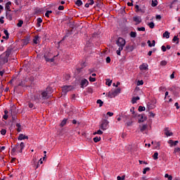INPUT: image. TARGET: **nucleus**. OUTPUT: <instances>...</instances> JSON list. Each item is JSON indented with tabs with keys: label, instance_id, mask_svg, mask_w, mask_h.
I'll list each match as a JSON object with an SVG mask.
<instances>
[{
	"label": "nucleus",
	"instance_id": "nucleus-3",
	"mask_svg": "<svg viewBox=\"0 0 180 180\" xmlns=\"http://www.w3.org/2000/svg\"><path fill=\"white\" fill-rule=\"evenodd\" d=\"M50 56H51L50 53H45L44 55L45 61H46V63H54V57L50 58Z\"/></svg>",
	"mask_w": 180,
	"mask_h": 180
},
{
	"label": "nucleus",
	"instance_id": "nucleus-47",
	"mask_svg": "<svg viewBox=\"0 0 180 180\" xmlns=\"http://www.w3.org/2000/svg\"><path fill=\"white\" fill-rule=\"evenodd\" d=\"M137 30H138L139 32H146V27H138V28H137Z\"/></svg>",
	"mask_w": 180,
	"mask_h": 180
},
{
	"label": "nucleus",
	"instance_id": "nucleus-24",
	"mask_svg": "<svg viewBox=\"0 0 180 180\" xmlns=\"http://www.w3.org/2000/svg\"><path fill=\"white\" fill-rule=\"evenodd\" d=\"M122 119L124 120V122H127V120H130V115H122Z\"/></svg>",
	"mask_w": 180,
	"mask_h": 180
},
{
	"label": "nucleus",
	"instance_id": "nucleus-39",
	"mask_svg": "<svg viewBox=\"0 0 180 180\" xmlns=\"http://www.w3.org/2000/svg\"><path fill=\"white\" fill-rule=\"evenodd\" d=\"M153 160H158V153L155 152L153 155Z\"/></svg>",
	"mask_w": 180,
	"mask_h": 180
},
{
	"label": "nucleus",
	"instance_id": "nucleus-51",
	"mask_svg": "<svg viewBox=\"0 0 180 180\" xmlns=\"http://www.w3.org/2000/svg\"><path fill=\"white\" fill-rule=\"evenodd\" d=\"M121 91H122V89H120V88H117V89H115L114 93H115V94L117 95V94H120Z\"/></svg>",
	"mask_w": 180,
	"mask_h": 180
},
{
	"label": "nucleus",
	"instance_id": "nucleus-44",
	"mask_svg": "<svg viewBox=\"0 0 180 180\" xmlns=\"http://www.w3.org/2000/svg\"><path fill=\"white\" fill-rule=\"evenodd\" d=\"M4 34H6V40H8V39H9V32H8V30H5L4 31Z\"/></svg>",
	"mask_w": 180,
	"mask_h": 180
},
{
	"label": "nucleus",
	"instance_id": "nucleus-15",
	"mask_svg": "<svg viewBox=\"0 0 180 180\" xmlns=\"http://www.w3.org/2000/svg\"><path fill=\"white\" fill-rule=\"evenodd\" d=\"M135 9H136L135 11V12H136V13L137 12H141V13H146V11L143 10V9L140 8V6H139V5L135 6Z\"/></svg>",
	"mask_w": 180,
	"mask_h": 180
},
{
	"label": "nucleus",
	"instance_id": "nucleus-22",
	"mask_svg": "<svg viewBox=\"0 0 180 180\" xmlns=\"http://www.w3.org/2000/svg\"><path fill=\"white\" fill-rule=\"evenodd\" d=\"M137 101H140L139 96L133 97L131 99V103H133L134 105V103H136Z\"/></svg>",
	"mask_w": 180,
	"mask_h": 180
},
{
	"label": "nucleus",
	"instance_id": "nucleus-64",
	"mask_svg": "<svg viewBox=\"0 0 180 180\" xmlns=\"http://www.w3.org/2000/svg\"><path fill=\"white\" fill-rule=\"evenodd\" d=\"M28 106H29V108H30V109H32V108H33V106H34V105L33 103H28Z\"/></svg>",
	"mask_w": 180,
	"mask_h": 180
},
{
	"label": "nucleus",
	"instance_id": "nucleus-8",
	"mask_svg": "<svg viewBox=\"0 0 180 180\" xmlns=\"http://www.w3.org/2000/svg\"><path fill=\"white\" fill-rule=\"evenodd\" d=\"M139 70L141 71L148 70V64L143 63L139 66Z\"/></svg>",
	"mask_w": 180,
	"mask_h": 180
},
{
	"label": "nucleus",
	"instance_id": "nucleus-25",
	"mask_svg": "<svg viewBox=\"0 0 180 180\" xmlns=\"http://www.w3.org/2000/svg\"><path fill=\"white\" fill-rule=\"evenodd\" d=\"M20 150H19V153H23V148H25V143L21 142L20 144Z\"/></svg>",
	"mask_w": 180,
	"mask_h": 180
},
{
	"label": "nucleus",
	"instance_id": "nucleus-27",
	"mask_svg": "<svg viewBox=\"0 0 180 180\" xmlns=\"http://www.w3.org/2000/svg\"><path fill=\"white\" fill-rule=\"evenodd\" d=\"M15 126H16V127H18L17 131H18V133L20 132V131H22V129H21L22 125H20V123H16V124H15Z\"/></svg>",
	"mask_w": 180,
	"mask_h": 180
},
{
	"label": "nucleus",
	"instance_id": "nucleus-20",
	"mask_svg": "<svg viewBox=\"0 0 180 180\" xmlns=\"http://www.w3.org/2000/svg\"><path fill=\"white\" fill-rule=\"evenodd\" d=\"M19 148V143L16 144L14 148L11 150V155H13L14 153Z\"/></svg>",
	"mask_w": 180,
	"mask_h": 180
},
{
	"label": "nucleus",
	"instance_id": "nucleus-7",
	"mask_svg": "<svg viewBox=\"0 0 180 180\" xmlns=\"http://www.w3.org/2000/svg\"><path fill=\"white\" fill-rule=\"evenodd\" d=\"M134 49V46L129 44L126 46L124 51H127V53H131Z\"/></svg>",
	"mask_w": 180,
	"mask_h": 180
},
{
	"label": "nucleus",
	"instance_id": "nucleus-23",
	"mask_svg": "<svg viewBox=\"0 0 180 180\" xmlns=\"http://www.w3.org/2000/svg\"><path fill=\"white\" fill-rule=\"evenodd\" d=\"M39 35L35 36L33 39V43L34 44H39Z\"/></svg>",
	"mask_w": 180,
	"mask_h": 180
},
{
	"label": "nucleus",
	"instance_id": "nucleus-33",
	"mask_svg": "<svg viewBox=\"0 0 180 180\" xmlns=\"http://www.w3.org/2000/svg\"><path fill=\"white\" fill-rule=\"evenodd\" d=\"M6 18H7L8 20H12V19H13L12 15L13 14H11V13L6 12Z\"/></svg>",
	"mask_w": 180,
	"mask_h": 180
},
{
	"label": "nucleus",
	"instance_id": "nucleus-45",
	"mask_svg": "<svg viewBox=\"0 0 180 180\" xmlns=\"http://www.w3.org/2000/svg\"><path fill=\"white\" fill-rule=\"evenodd\" d=\"M106 85H108V86H110V85H112V80L108 79H106V82H105Z\"/></svg>",
	"mask_w": 180,
	"mask_h": 180
},
{
	"label": "nucleus",
	"instance_id": "nucleus-50",
	"mask_svg": "<svg viewBox=\"0 0 180 180\" xmlns=\"http://www.w3.org/2000/svg\"><path fill=\"white\" fill-rule=\"evenodd\" d=\"M122 51H123V47H120L119 49H118V50L117 51V56H120V52Z\"/></svg>",
	"mask_w": 180,
	"mask_h": 180
},
{
	"label": "nucleus",
	"instance_id": "nucleus-2",
	"mask_svg": "<svg viewBox=\"0 0 180 180\" xmlns=\"http://www.w3.org/2000/svg\"><path fill=\"white\" fill-rule=\"evenodd\" d=\"M109 124V122L107 120H103L101 121V124H100V129L101 130H106L108 129V125Z\"/></svg>",
	"mask_w": 180,
	"mask_h": 180
},
{
	"label": "nucleus",
	"instance_id": "nucleus-11",
	"mask_svg": "<svg viewBox=\"0 0 180 180\" xmlns=\"http://www.w3.org/2000/svg\"><path fill=\"white\" fill-rule=\"evenodd\" d=\"M134 22H136V25H140L141 23V18L139 16L133 17Z\"/></svg>",
	"mask_w": 180,
	"mask_h": 180
},
{
	"label": "nucleus",
	"instance_id": "nucleus-58",
	"mask_svg": "<svg viewBox=\"0 0 180 180\" xmlns=\"http://www.w3.org/2000/svg\"><path fill=\"white\" fill-rule=\"evenodd\" d=\"M124 178H125V176H118L117 177V180H124Z\"/></svg>",
	"mask_w": 180,
	"mask_h": 180
},
{
	"label": "nucleus",
	"instance_id": "nucleus-10",
	"mask_svg": "<svg viewBox=\"0 0 180 180\" xmlns=\"http://www.w3.org/2000/svg\"><path fill=\"white\" fill-rule=\"evenodd\" d=\"M89 84V82L86 79H83L81 81L80 85L81 88H84V86H86Z\"/></svg>",
	"mask_w": 180,
	"mask_h": 180
},
{
	"label": "nucleus",
	"instance_id": "nucleus-49",
	"mask_svg": "<svg viewBox=\"0 0 180 180\" xmlns=\"http://www.w3.org/2000/svg\"><path fill=\"white\" fill-rule=\"evenodd\" d=\"M132 124H133V122L131 120L125 123V125L127 126V127H130V126H131Z\"/></svg>",
	"mask_w": 180,
	"mask_h": 180
},
{
	"label": "nucleus",
	"instance_id": "nucleus-55",
	"mask_svg": "<svg viewBox=\"0 0 180 180\" xmlns=\"http://www.w3.org/2000/svg\"><path fill=\"white\" fill-rule=\"evenodd\" d=\"M147 171H150V167H146L143 169V174H147Z\"/></svg>",
	"mask_w": 180,
	"mask_h": 180
},
{
	"label": "nucleus",
	"instance_id": "nucleus-14",
	"mask_svg": "<svg viewBox=\"0 0 180 180\" xmlns=\"http://www.w3.org/2000/svg\"><path fill=\"white\" fill-rule=\"evenodd\" d=\"M28 140L29 139V136H26V135H24L23 134H20L19 136H18V140Z\"/></svg>",
	"mask_w": 180,
	"mask_h": 180
},
{
	"label": "nucleus",
	"instance_id": "nucleus-42",
	"mask_svg": "<svg viewBox=\"0 0 180 180\" xmlns=\"http://www.w3.org/2000/svg\"><path fill=\"white\" fill-rule=\"evenodd\" d=\"M130 36H131V37H133L134 39L137 36V34L136 33V32H131Z\"/></svg>",
	"mask_w": 180,
	"mask_h": 180
},
{
	"label": "nucleus",
	"instance_id": "nucleus-29",
	"mask_svg": "<svg viewBox=\"0 0 180 180\" xmlns=\"http://www.w3.org/2000/svg\"><path fill=\"white\" fill-rule=\"evenodd\" d=\"M172 41L176 42V44H179V38H178L177 36H174L173 39H172Z\"/></svg>",
	"mask_w": 180,
	"mask_h": 180
},
{
	"label": "nucleus",
	"instance_id": "nucleus-52",
	"mask_svg": "<svg viewBox=\"0 0 180 180\" xmlns=\"http://www.w3.org/2000/svg\"><path fill=\"white\" fill-rule=\"evenodd\" d=\"M1 134H2V136H5V134H6V129H2L1 130Z\"/></svg>",
	"mask_w": 180,
	"mask_h": 180
},
{
	"label": "nucleus",
	"instance_id": "nucleus-5",
	"mask_svg": "<svg viewBox=\"0 0 180 180\" xmlns=\"http://www.w3.org/2000/svg\"><path fill=\"white\" fill-rule=\"evenodd\" d=\"M6 63H8L7 58L5 57V54H1L0 56V65H4Z\"/></svg>",
	"mask_w": 180,
	"mask_h": 180
},
{
	"label": "nucleus",
	"instance_id": "nucleus-38",
	"mask_svg": "<svg viewBox=\"0 0 180 180\" xmlns=\"http://www.w3.org/2000/svg\"><path fill=\"white\" fill-rule=\"evenodd\" d=\"M22 25H23V20H18V23L17 24L18 27H22Z\"/></svg>",
	"mask_w": 180,
	"mask_h": 180
},
{
	"label": "nucleus",
	"instance_id": "nucleus-56",
	"mask_svg": "<svg viewBox=\"0 0 180 180\" xmlns=\"http://www.w3.org/2000/svg\"><path fill=\"white\" fill-rule=\"evenodd\" d=\"M132 175H133V176H134V178H137V177H139V172H134Z\"/></svg>",
	"mask_w": 180,
	"mask_h": 180
},
{
	"label": "nucleus",
	"instance_id": "nucleus-21",
	"mask_svg": "<svg viewBox=\"0 0 180 180\" xmlns=\"http://www.w3.org/2000/svg\"><path fill=\"white\" fill-rule=\"evenodd\" d=\"M11 5H12V2H11V1H8L6 4V9H7V11H8V12H11Z\"/></svg>",
	"mask_w": 180,
	"mask_h": 180
},
{
	"label": "nucleus",
	"instance_id": "nucleus-43",
	"mask_svg": "<svg viewBox=\"0 0 180 180\" xmlns=\"http://www.w3.org/2000/svg\"><path fill=\"white\" fill-rule=\"evenodd\" d=\"M94 143H98V141H101V137L96 136L94 138Z\"/></svg>",
	"mask_w": 180,
	"mask_h": 180
},
{
	"label": "nucleus",
	"instance_id": "nucleus-40",
	"mask_svg": "<svg viewBox=\"0 0 180 180\" xmlns=\"http://www.w3.org/2000/svg\"><path fill=\"white\" fill-rule=\"evenodd\" d=\"M138 110H139V112H144V110H146V107H143V106L140 105L139 107Z\"/></svg>",
	"mask_w": 180,
	"mask_h": 180
},
{
	"label": "nucleus",
	"instance_id": "nucleus-30",
	"mask_svg": "<svg viewBox=\"0 0 180 180\" xmlns=\"http://www.w3.org/2000/svg\"><path fill=\"white\" fill-rule=\"evenodd\" d=\"M163 37H165L166 39H169V32L168 31H165L163 34Z\"/></svg>",
	"mask_w": 180,
	"mask_h": 180
},
{
	"label": "nucleus",
	"instance_id": "nucleus-59",
	"mask_svg": "<svg viewBox=\"0 0 180 180\" xmlns=\"http://www.w3.org/2000/svg\"><path fill=\"white\" fill-rule=\"evenodd\" d=\"M161 49H162V51L164 52V53H165V51H167V47L165 46H162V47H161Z\"/></svg>",
	"mask_w": 180,
	"mask_h": 180
},
{
	"label": "nucleus",
	"instance_id": "nucleus-32",
	"mask_svg": "<svg viewBox=\"0 0 180 180\" xmlns=\"http://www.w3.org/2000/svg\"><path fill=\"white\" fill-rule=\"evenodd\" d=\"M157 5H158V1H157V0L152 1L151 6H153V8H155V6H157Z\"/></svg>",
	"mask_w": 180,
	"mask_h": 180
},
{
	"label": "nucleus",
	"instance_id": "nucleus-57",
	"mask_svg": "<svg viewBox=\"0 0 180 180\" xmlns=\"http://www.w3.org/2000/svg\"><path fill=\"white\" fill-rule=\"evenodd\" d=\"M144 84V82L143 80H139L137 82V85H143Z\"/></svg>",
	"mask_w": 180,
	"mask_h": 180
},
{
	"label": "nucleus",
	"instance_id": "nucleus-19",
	"mask_svg": "<svg viewBox=\"0 0 180 180\" xmlns=\"http://www.w3.org/2000/svg\"><path fill=\"white\" fill-rule=\"evenodd\" d=\"M168 143H169V144H170L171 146H176L178 144L179 141H174L172 139H170V140H169Z\"/></svg>",
	"mask_w": 180,
	"mask_h": 180
},
{
	"label": "nucleus",
	"instance_id": "nucleus-13",
	"mask_svg": "<svg viewBox=\"0 0 180 180\" xmlns=\"http://www.w3.org/2000/svg\"><path fill=\"white\" fill-rule=\"evenodd\" d=\"M32 165H34L35 169H37V168H39V162H37V158H33Z\"/></svg>",
	"mask_w": 180,
	"mask_h": 180
},
{
	"label": "nucleus",
	"instance_id": "nucleus-46",
	"mask_svg": "<svg viewBox=\"0 0 180 180\" xmlns=\"http://www.w3.org/2000/svg\"><path fill=\"white\" fill-rule=\"evenodd\" d=\"M148 26L150 29H154L155 25L154 24V22H150L149 24H148Z\"/></svg>",
	"mask_w": 180,
	"mask_h": 180
},
{
	"label": "nucleus",
	"instance_id": "nucleus-28",
	"mask_svg": "<svg viewBox=\"0 0 180 180\" xmlns=\"http://www.w3.org/2000/svg\"><path fill=\"white\" fill-rule=\"evenodd\" d=\"M34 101H36V102H39L40 99H41V96H40V94L34 96Z\"/></svg>",
	"mask_w": 180,
	"mask_h": 180
},
{
	"label": "nucleus",
	"instance_id": "nucleus-62",
	"mask_svg": "<svg viewBox=\"0 0 180 180\" xmlns=\"http://www.w3.org/2000/svg\"><path fill=\"white\" fill-rule=\"evenodd\" d=\"M37 23H41L43 22V20L41 18H37Z\"/></svg>",
	"mask_w": 180,
	"mask_h": 180
},
{
	"label": "nucleus",
	"instance_id": "nucleus-4",
	"mask_svg": "<svg viewBox=\"0 0 180 180\" xmlns=\"http://www.w3.org/2000/svg\"><path fill=\"white\" fill-rule=\"evenodd\" d=\"M13 50V48L8 47V49L2 54H4V57L8 59L9 58V56H11V54L12 53Z\"/></svg>",
	"mask_w": 180,
	"mask_h": 180
},
{
	"label": "nucleus",
	"instance_id": "nucleus-53",
	"mask_svg": "<svg viewBox=\"0 0 180 180\" xmlns=\"http://www.w3.org/2000/svg\"><path fill=\"white\" fill-rule=\"evenodd\" d=\"M89 79L90 82H95V81H96V78L92 77H90L89 78Z\"/></svg>",
	"mask_w": 180,
	"mask_h": 180
},
{
	"label": "nucleus",
	"instance_id": "nucleus-41",
	"mask_svg": "<svg viewBox=\"0 0 180 180\" xmlns=\"http://www.w3.org/2000/svg\"><path fill=\"white\" fill-rule=\"evenodd\" d=\"M75 4L77 5V6H81V5H82V1L77 0V1L75 2Z\"/></svg>",
	"mask_w": 180,
	"mask_h": 180
},
{
	"label": "nucleus",
	"instance_id": "nucleus-48",
	"mask_svg": "<svg viewBox=\"0 0 180 180\" xmlns=\"http://www.w3.org/2000/svg\"><path fill=\"white\" fill-rule=\"evenodd\" d=\"M165 178H167L168 180H172V176L165 174Z\"/></svg>",
	"mask_w": 180,
	"mask_h": 180
},
{
	"label": "nucleus",
	"instance_id": "nucleus-26",
	"mask_svg": "<svg viewBox=\"0 0 180 180\" xmlns=\"http://www.w3.org/2000/svg\"><path fill=\"white\" fill-rule=\"evenodd\" d=\"M117 96V94H116V93L115 91H112V92L110 91L108 93L109 98H115V96Z\"/></svg>",
	"mask_w": 180,
	"mask_h": 180
},
{
	"label": "nucleus",
	"instance_id": "nucleus-35",
	"mask_svg": "<svg viewBox=\"0 0 180 180\" xmlns=\"http://www.w3.org/2000/svg\"><path fill=\"white\" fill-rule=\"evenodd\" d=\"M176 2H178V0H173L172 2L171 3L169 8L170 9H172L174 8V5L175 4Z\"/></svg>",
	"mask_w": 180,
	"mask_h": 180
},
{
	"label": "nucleus",
	"instance_id": "nucleus-6",
	"mask_svg": "<svg viewBox=\"0 0 180 180\" xmlns=\"http://www.w3.org/2000/svg\"><path fill=\"white\" fill-rule=\"evenodd\" d=\"M138 117L139 119L138 120V123H143L147 120V117L146 116V114H141L138 115Z\"/></svg>",
	"mask_w": 180,
	"mask_h": 180
},
{
	"label": "nucleus",
	"instance_id": "nucleus-18",
	"mask_svg": "<svg viewBox=\"0 0 180 180\" xmlns=\"http://www.w3.org/2000/svg\"><path fill=\"white\" fill-rule=\"evenodd\" d=\"M139 127H140V131H141V133H143L146 131L147 127H148V125H147V124H143L142 127L139 126Z\"/></svg>",
	"mask_w": 180,
	"mask_h": 180
},
{
	"label": "nucleus",
	"instance_id": "nucleus-61",
	"mask_svg": "<svg viewBox=\"0 0 180 180\" xmlns=\"http://www.w3.org/2000/svg\"><path fill=\"white\" fill-rule=\"evenodd\" d=\"M88 2L90 5H94V4H95V1H94V0H89Z\"/></svg>",
	"mask_w": 180,
	"mask_h": 180
},
{
	"label": "nucleus",
	"instance_id": "nucleus-9",
	"mask_svg": "<svg viewBox=\"0 0 180 180\" xmlns=\"http://www.w3.org/2000/svg\"><path fill=\"white\" fill-rule=\"evenodd\" d=\"M165 134L167 137H169V136H173L174 133H172L169 127L165 128Z\"/></svg>",
	"mask_w": 180,
	"mask_h": 180
},
{
	"label": "nucleus",
	"instance_id": "nucleus-17",
	"mask_svg": "<svg viewBox=\"0 0 180 180\" xmlns=\"http://www.w3.org/2000/svg\"><path fill=\"white\" fill-rule=\"evenodd\" d=\"M41 95L42 98L49 99V94L47 91H43Z\"/></svg>",
	"mask_w": 180,
	"mask_h": 180
},
{
	"label": "nucleus",
	"instance_id": "nucleus-1",
	"mask_svg": "<svg viewBox=\"0 0 180 180\" xmlns=\"http://www.w3.org/2000/svg\"><path fill=\"white\" fill-rule=\"evenodd\" d=\"M116 44L118 46V47H124L126 46V40L122 37H119L117 40L116 41Z\"/></svg>",
	"mask_w": 180,
	"mask_h": 180
},
{
	"label": "nucleus",
	"instance_id": "nucleus-37",
	"mask_svg": "<svg viewBox=\"0 0 180 180\" xmlns=\"http://www.w3.org/2000/svg\"><path fill=\"white\" fill-rule=\"evenodd\" d=\"M96 103L99 104L100 108L103 105V101L101 99L97 100Z\"/></svg>",
	"mask_w": 180,
	"mask_h": 180
},
{
	"label": "nucleus",
	"instance_id": "nucleus-54",
	"mask_svg": "<svg viewBox=\"0 0 180 180\" xmlns=\"http://www.w3.org/2000/svg\"><path fill=\"white\" fill-rule=\"evenodd\" d=\"M159 91H162V92H165V91H167V88H165V86H160L159 88Z\"/></svg>",
	"mask_w": 180,
	"mask_h": 180
},
{
	"label": "nucleus",
	"instance_id": "nucleus-63",
	"mask_svg": "<svg viewBox=\"0 0 180 180\" xmlns=\"http://www.w3.org/2000/svg\"><path fill=\"white\" fill-rule=\"evenodd\" d=\"M161 18H162L161 15H156V19H157L158 20H161Z\"/></svg>",
	"mask_w": 180,
	"mask_h": 180
},
{
	"label": "nucleus",
	"instance_id": "nucleus-36",
	"mask_svg": "<svg viewBox=\"0 0 180 180\" xmlns=\"http://www.w3.org/2000/svg\"><path fill=\"white\" fill-rule=\"evenodd\" d=\"M65 124H67V120H63L62 122H61V123H60V127H64V125Z\"/></svg>",
	"mask_w": 180,
	"mask_h": 180
},
{
	"label": "nucleus",
	"instance_id": "nucleus-16",
	"mask_svg": "<svg viewBox=\"0 0 180 180\" xmlns=\"http://www.w3.org/2000/svg\"><path fill=\"white\" fill-rule=\"evenodd\" d=\"M22 41L24 46H27V44H29V41H30V37H27V38L22 39Z\"/></svg>",
	"mask_w": 180,
	"mask_h": 180
},
{
	"label": "nucleus",
	"instance_id": "nucleus-31",
	"mask_svg": "<svg viewBox=\"0 0 180 180\" xmlns=\"http://www.w3.org/2000/svg\"><path fill=\"white\" fill-rule=\"evenodd\" d=\"M17 85L18 86H25V82H23L22 80H19L17 82Z\"/></svg>",
	"mask_w": 180,
	"mask_h": 180
},
{
	"label": "nucleus",
	"instance_id": "nucleus-12",
	"mask_svg": "<svg viewBox=\"0 0 180 180\" xmlns=\"http://www.w3.org/2000/svg\"><path fill=\"white\" fill-rule=\"evenodd\" d=\"M62 89H63V92H64L65 94H67V92H68L69 91H71V89H72V86H64Z\"/></svg>",
	"mask_w": 180,
	"mask_h": 180
},
{
	"label": "nucleus",
	"instance_id": "nucleus-60",
	"mask_svg": "<svg viewBox=\"0 0 180 180\" xmlns=\"http://www.w3.org/2000/svg\"><path fill=\"white\" fill-rule=\"evenodd\" d=\"M174 153H179V154H180V148H175Z\"/></svg>",
	"mask_w": 180,
	"mask_h": 180
},
{
	"label": "nucleus",
	"instance_id": "nucleus-34",
	"mask_svg": "<svg viewBox=\"0 0 180 180\" xmlns=\"http://www.w3.org/2000/svg\"><path fill=\"white\" fill-rule=\"evenodd\" d=\"M167 64H168V62H167V60H162L160 62V65L162 67H165V65H167Z\"/></svg>",
	"mask_w": 180,
	"mask_h": 180
}]
</instances>
